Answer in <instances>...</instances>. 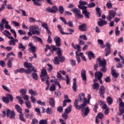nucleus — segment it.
I'll list each match as a JSON object with an SVG mask.
<instances>
[{"label": "nucleus", "mask_w": 124, "mask_h": 124, "mask_svg": "<svg viewBox=\"0 0 124 124\" xmlns=\"http://www.w3.org/2000/svg\"><path fill=\"white\" fill-rule=\"evenodd\" d=\"M39 27L38 26L31 25L29 27V31L28 32L29 36H32V34H40V31H39Z\"/></svg>", "instance_id": "obj_1"}, {"label": "nucleus", "mask_w": 124, "mask_h": 124, "mask_svg": "<svg viewBox=\"0 0 124 124\" xmlns=\"http://www.w3.org/2000/svg\"><path fill=\"white\" fill-rule=\"evenodd\" d=\"M40 77L42 82H45L46 83H49V79L50 78L47 73V70L45 67H43L41 72Z\"/></svg>", "instance_id": "obj_2"}, {"label": "nucleus", "mask_w": 124, "mask_h": 124, "mask_svg": "<svg viewBox=\"0 0 124 124\" xmlns=\"http://www.w3.org/2000/svg\"><path fill=\"white\" fill-rule=\"evenodd\" d=\"M2 23L3 24H5V28L7 30H10L11 32L12 33H14V38H16L17 37V34H16V31H15V30L13 29H11V27L8 25V21L5 19V18H3L2 19Z\"/></svg>", "instance_id": "obj_3"}, {"label": "nucleus", "mask_w": 124, "mask_h": 124, "mask_svg": "<svg viewBox=\"0 0 124 124\" xmlns=\"http://www.w3.org/2000/svg\"><path fill=\"white\" fill-rule=\"evenodd\" d=\"M72 11L75 14V17L77 19H82V18L84 17V16L81 14V11L78 8L73 9L72 10Z\"/></svg>", "instance_id": "obj_4"}, {"label": "nucleus", "mask_w": 124, "mask_h": 124, "mask_svg": "<svg viewBox=\"0 0 124 124\" xmlns=\"http://www.w3.org/2000/svg\"><path fill=\"white\" fill-rule=\"evenodd\" d=\"M119 101V111L120 113H119V116H122L124 113V103L123 102V100L122 98H118Z\"/></svg>", "instance_id": "obj_5"}, {"label": "nucleus", "mask_w": 124, "mask_h": 124, "mask_svg": "<svg viewBox=\"0 0 124 124\" xmlns=\"http://www.w3.org/2000/svg\"><path fill=\"white\" fill-rule=\"evenodd\" d=\"M116 16V11L111 10L108 11V15L107 16V19L108 21H109V22H111L112 21V19L113 18H114V17Z\"/></svg>", "instance_id": "obj_6"}, {"label": "nucleus", "mask_w": 124, "mask_h": 124, "mask_svg": "<svg viewBox=\"0 0 124 124\" xmlns=\"http://www.w3.org/2000/svg\"><path fill=\"white\" fill-rule=\"evenodd\" d=\"M6 115L7 117H9L10 119H11V120H13V119L15 118L16 114L14 111H11L10 109L7 108L6 109Z\"/></svg>", "instance_id": "obj_7"}, {"label": "nucleus", "mask_w": 124, "mask_h": 124, "mask_svg": "<svg viewBox=\"0 0 124 124\" xmlns=\"http://www.w3.org/2000/svg\"><path fill=\"white\" fill-rule=\"evenodd\" d=\"M57 28L58 30H59L61 34H72V33L74 32V30H73V29L68 30L69 31H70V33H66V32H63V31H62V26L60 25H58L57 26Z\"/></svg>", "instance_id": "obj_8"}, {"label": "nucleus", "mask_w": 124, "mask_h": 124, "mask_svg": "<svg viewBox=\"0 0 124 124\" xmlns=\"http://www.w3.org/2000/svg\"><path fill=\"white\" fill-rule=\"evenodd\" d=\"M95 78H97L98 81H100V83L102 84L103 83L102 82V76H103V74L101 73V72H96L94 75Z\"/></svg>", "instance_id": "obj_9"}, {"label": "nucleus", "mask_w": 124, "mask_h": 124, "mask_svg": "<svg viewBox=\"0 0 124 124\" xmlns=\"http://www.w3.org/2000/svg\"><path fill=\"white\" fill-rule=\"evenodd\" d=\"M79 4L78 5V8L82 9V10H84V9H87V7L84 5H87L88 4V2L83 0H79Z\"/></svg>", "instance_id": "obj_10"}, {"label": "nucleus", "mask_w": 124, "mask_h": 124, "mask_svg": "<svg viewBox=\"0 0 124 124\" xmlns=\"http://www.w3.org/2000/svg\"><path fill=\"white\" fill-rule=\"evenodd\" d=\"M105 87L103 85H101L99 89V94L100 95V97L104 98V94L105 93Z\"/></svg>", "instance_id": "obj_11"}, {"label": "nucleus", "mask_w": 124, "mask_h": 124, "mask_svg": "<svg viewBox=\"0 0 124 124\" xmlns=\"http://www.w3.org/2000/svg\"><path fill=\"white\" fill-rule=\"evenodd\" d=\"M19 73H26V74H31V69H26L24 68H21L18 69Z\"/></svg>", "instance_id": "obj_12"}, {"label": "nucleus", "mask_w": 124, "mask_h": 124, "mask_svg": "<svg viewBox=\"0 0 124 124\" xmlns=\"http://www.w3.org/2000/svg\"><path fill=\"white\" fill-rule=\"evenodd\" d=\"M81 78H82V80L84 81V84L87 85V76L86 75V70H82L81 72Z\"/></svg>", "instance_id": "obj_13"}, {"label": "nucleus", "mask_w": 124, "mask_h": 124, "mask_svg": "<svg viewBox=\"0 0 124 124\" xmlns=\"http://www.w3.org/2000/svg\"><path fill=\"white\" fill-rule=\"evenodd\" d=\"M79 100L76 99L74 102V106L75 107L77 110H80V109H83V107H82V105H78Z\"/></svg>", "instance_id": "obj_14"}, {"label": "nucleus", "mask_w": 124, "mask_h": 124, "mask_svg": "<svg viewBox=\"0 0 124 124\" xmlns=\"http://www.w3.org/2000/svg\"><path fill=\"white\" fill-rule=\"evenodd\" d=\"M29 46L30 47L29 48L30 52L33 53H35V50L36 49V47L34 46H33V44L32 43H30L29 44Z\"/></svg>", "instance_id": "obj_15"}, {"label": "nucleus", "mask_w": 124, "mask_h": 124, "mask_svg": "<svg viewBox=\"0 0 124 124\" xmlns=\"http://www.w3.org/2000/svg\"><path fill=\"white\" fill-rule=\"evenodd\" d=\"M54 41L56 43V46H60L62 45L60 37H55L54 38Z\"/></svg>", "instance_id": "obj_16"}, {"label": "nucleus", "mask_w": 124, "mask_h": 124, "mask_svg": "<svg viewBox=\"0 0 124 124\" xmlns=\"http://www.w3.org/2000/svg\"><path fill=\"white\" fill-rule=\"evenodd\" d=\"M31 0H26L27 2L31 1ZM33 2L34 5L35 6H41V4L39 3V1H44V0H32Z\"/></svg>", "instance_id": "obj_17"}, {"label": "nucleus", "mask_w": 124, "mask_h": 124, "mask_svg": "<svg viewBox=\"0 0 124 124\" xmlns=\"http://www.w3.org/2000/svg\"><path fill=\"white\" fill-rule=\"evenodd\" d=\"M111 75L114 77V78H117V77L119 76V74L117 73L116 72V70L114 69V66H112L111 68Z\"/></svg>", "instance_id": "obj_18"}, {"label": "nucleus", "mask_w": 124, "mask_h": 124, "mask_svg": "<svg viewBox=\"0 0 124 124\" xmlns=\"http://www.w3.org/2000/svg\"><path fill=\"white\" fill-rule=\"evenodd\" d=\"M97 24L99 27H103L105 25H107V21L100 19V21H99Z\"/></svg>", "instance_id": "obj_19"}, {"label": "nucleus", "mask_w": 124, "mask_h": 124, "mask_svg": "<svg viewBox=\"0 0 124 124\" xmlns=\"http://www.w3.org/2000/svg\"><path fill=\"white\" fill-rule=\"evenodd\" d=\"M72 46L74 48V49H76L77 50L76 52H78V53L79 52H81V46L79 45H74V43L72 44Z\"/></svg>", "instance_id": "obj_20"}, {"label": "nucleus", "mask_w": 124, "mask_h": 124, "mask_svg": "<svg viewBox=\"0 0 124 124\" xmlns=\"http://www.w3.org/2000/svg\"><path fill=\"white\" fill-rule=\"evenodd\" d=\"M9 39H11L9 41V45L10 46H15L16 45V43L14 42V37L13 36L12 37H8Z\"/></svg>", "instance_id": "obj_21"}, {"label": "nucleus", "mask_w": 124, "mask_h": 124, "mask_svg": "<svg viewBox=\"0 0 124 124\" xmlns=\"http://www.w3.org/2000/svg\"><path fill=\"white\" fill-rule=\"evenodd\" d=\"M42 27H43V28H44V29H46V31H47V32L48 33H51V31H50V30H49V28L48 27V24H47L46 23L44 22L43 23H42Z\"/></svg>", "instance_id": "obj_22"}, {"label": "nucleus", "mask_w": 124, "mask_h": 124, "mask_svg": "<svg viewBox=\"0 0 124 124\" xmlns=\"http://www.w3.org/2000/svg\"><path fill=\"white\" fill-rule=\"evenodd\" d=\"M82 13L83 14L85 15V16L86 17V18H87V19H89V18H90V15L91 14H90V12H88V10H87V9L82 10Z\"/></svg>", "instance_id": "obj_23"}, {"label": "nucleus", "mask_w": 124, "mask_h": 124, "mask_svg": "<svg viewBox=\"0 0 124 124\" xmlns=\"http://www.w3.org/2000/svg\"><path fill=\"white\" fill-rule=\"evenodd\" d=\"M87 55L90 61H91L92 59H94V54H93V52L91 51H89Z\"/></svg>", "instance_id": "obj_24"}, {"label": "nucleus", "mask_w": 124, "mask_h": 124, "mask_svg": "<svg viewBox=\"0 0 124 124\" xmlns=\"http://www.w3.org/2000/svg\"><path fill=\"white\" fill-rule=\"evenodd\" d=\"M85 93H80L78 96V99L79 100V102H81L82 100L85 99Z\"/></svg>", "instance_id": "obj_25"}, {"label": "nucleus", "mask_w": 124, "mask_h": 124, "mask_svg": "<svg viewBox=\"0 0 124 124\" xmlns=\"http://www.w3.org/2000/svg\"><path fill=\"white\" fill-rule=\"evenodd\" d=\"M49 105L51 106V107H55V99L53 98H49Z\"/></svg>", "instance_id": "obj_26"}, {"label": "nucleus", "mask_w": 124, "mask_h": 124, "mask_svg": "<svg viewBox=\"0 0 124 124\" xmlns=\"http://www.w3.org/2000/svg\"><path fill=\"white\" fill-rule=\"evenodd\" d=\"M24 65L25 68H28V69H31L32 67V64L29 62H25Z\"/></svg>", "instance_id": "obj_27"}, {"label": "nucleus", "mask_w": 124, "mask_h": 124, "mask_svg": "<svg viewBox=\"0 0 124 124\" xmlns=\"http://www.w3.org/2000/svg\"><path fill=\"white\" fill-rule=\"evenodd\" d=\"M76 78L73 79V90L74 91V92H77V90L76 89H77V84H76Z\"/></svg>", "instance_id": "obj_28"}, {"label": "nucleus", "mask_w": 124, "mask_h": 124, "mask_svg": "<svg viewBox=\"0 0 124 124\" xmlns=\"http://www.w3.org/2000/svg\"><path fill=\"white\" fill-rule=\"evenodd\" d=\"M15 108L18 113L22 114V108H21V107H20L19 105H16L15 106Z\"/></svg>", "instance_id": "obj_29"}, {"label": "nucleus", "mask_w": 124, "mask_h": 124, "mask_svg": "<svg viewBox=\"0 0 124 124\" xmlns=\"http://www.w3.org/2000/svg\"><path fill=\"white\" fill-rule=\"evenodd\" d=\"M3 33L4 35H5V36L8 37H8H12V36H11V33L7 30H5L3 31Z\"/></svg>", "instance_id": "obj_30"}, {"label": "nucleus", "mask_w": 124, "mask_h": 124, "mask_svg": "<svg viewBox=\"0 0 124 124\" xmlns=\"http://www.w3.org/2000/svg\"><path fill=\"white\" fill-rule=\"evenodd\" d=\"M72 109V105L69 106L68 108H65L64 113H66V114H69V113L71 112Z\"/></svg>", "instance_id": "obj_31"}, {"label": "nucleus", "mask_w": 124, "mask_h": 124, "mask_svg": "<svg viewBox=\"0 0 124 124\" xmlns=\"http://www.w3.org/2000/svg\"><path fill=\"white\" fill-rule=\"evenodd\" d=\"M99 84L98 83H93L92 85V88L93 90H96V91L98 90L99 89Z\"/></svg>", "instance_id": "obj_32"}, {"label": "nucleus", "mask_w": 124, "mask_h": 124, "mask_svg": "<svg viewBox=\"0 0 124 124\" xmlns=\"http://www.w3.org/2000/svg\"><path fill=\"white\" fill-rule=\"evenodd\" d=\"M46 48L47 49H51V50H52V51H57V47L55 46H49L48 45H46Z\"/></svg>", "instance_id": "obj_33"}, {"label": "nucleus", "mask_w": 124, "mask_h": 124, "mask_svg": "<svg viewBox=\"0 0 124 124\" xmlns=\"http://www.w3.org/2000/svg\"><path fill=\"white\" fill-rule=\"evenodd\" d=\"M79 29L82 31H86V24H82L79 26Z\"/></svg>", "instance_id": "obj_34"}, {"label": "nucleus", "mask_w": 124, "mask_h": 124, "mask_svg": "<svg viewBox=\"0 0 124 124\" xmlns=\"http://www.w3.org/2000/svg\"><path fill=\"white\" fill-rule=\"evenodd\" d=\"M29 93L30 94H31V95H37V94H38L36 91H33L32 89L29 90Z\"/></svg>", "instance_id": "obj_35"}, {"label": "nucleus", "mask_w": 124, "mask_h": 124, "mask_svg": "<svg viewBox=\"0 0 124 124\" xmlns=\"http://www.w3.org/2000/svg\"><path fill=\"white\" fill-rule=\"evenodd\" d=\"M7 2V0H5L3 1V3L2 5L1 8H0V11H2V10H3V9H4L5 8V6H6V3Z\"/></svg>", "instance_id": "obj_36"}, {"label": "nucleus", "mask_w": 124, "mask_h": 124, "mask_svg": "<svg viewBox=\"0 0 124 124\" xmlns=\"http://www.w3.org/2000/svg\"><path fill=\"white\" fill-rule=\"evenodd\" d=\"M107 101L108 105H111V104H112V103H113V99H112V98H111V97L108 96V98L107 99Z\"/></svg>", "instance_id": "obj_37"}, {"label": "nucleus", "mask_w": 124, "mask_h": 124, "mask_svg": "<svg viewBox=\"0 0 124 124\" xmlns=\"http://www.w3.org/2000/svg\"><path fill=\"white\" fill-rule=\"evenodd\" d=\"M97 41L98 44L100 45L101 48H105V45L103 44V40L99 39Z\"/></svg>", "instance_id": "obj_38"}, {"label": "nucleus", "mask_w": 124, "mask_h": 124, "mask_svg": "<svg viewBox=\"0 0 124 124\" xmlns=\"http://www.w3.org/2000/svg\"><path fill=\"white\" fill-rule=\"evenodd\" d=\"M87 103H88V100H87V99L85 98L83 99V104L81 105L82 107V109H83L84 108H85V107H86V106H87Z\"/></svg>", "instance_id": "obj_39"}, {"label": "nucleus", "mask_w": 124, "mask_h": 124, "mask_svg": "<svg viewBox=\"0 0 124 124\" xmlns=\"http://www.w3.org/2000/svg\"><path fill=\"white\" fill-rule=\"evenodd\" d=\"M59 11L60 14H63L64 12V8L62 6H60L59 7Z\"/></svg>", "instance_id": "obj_40"}, {"label": "nucleus", "mask_w": 124, "mask_h": 124, "mask_svg": "<svg viewBox=\"0 0 124 124\" xmlns=\"http://www.w3.org/2000/svg\"><path fill=\"white\" fill-rule=\"evenodd\" d=\"M96 117L100 119V120H103V119L104 118V115L103 113L100 112L98 113Z\"/></svg>", "instance_id": "obj_41"}, {"label": "nucleus", "mask_w": 124, "mask_h": 124, "mask_svg": "<svg viewBox=\"0 0 124 124\" xmlns=\"http://www.w3.org/2000/svg\"><path fill=\"white\" fill-rule=\"evenodd\" d=\"M32 38H33L34 39H36V40H37V41H38L39 42H40V43L41 44H42L43 42H42V39L36 36H34L32 37Z\"/></svg>", "instance_id": "obj_42"}, {"label": "nucleus", "mask_w": 124, "mask_h": 124, "mask_svg": "<svg viewBox=\"0 0 124 124\" xmlns=\"http://www.w3.org/2000/svg\"><path fill=\"white\" fill-rule=\"evenodd\" d=\"M58 11V7L56 6H53L51 8V13H56Z\"/></svg>", "instance_id": "obj_43"}, {"label": "nucleus", "mask_w": 124, "mask_h": 124, "mask_svg": "<svg viewBox=\"0 0 124 124\" xmlns=\"http://www.w3.org/2000/svg\"><path fill=\"white\" fill-rule=\"evenodd\" d=\"M84 113L83 114V116H88V114H89V112H90V109L89 108V107H86L84 109Z\"/></svg>", "instance_id": "obj_44"}, {"label": "nucleus", "mask_w": 124, "mask_h": 124, "mask_svg": "<svg viewBox=\"0 0 124 124\" xmlns=\"http://www.w3.org/2000/svg\"><path fill=\"white\" fill-rule=\"evenodd\" d=\"M6 97L8 99L10 100V101H11V102L13 101V96H12V95H11V94H7L6 95Z\"/></svg>", "instance_id": "obj_45"}, {"label": "nucleus", "mask_w": 124, "mask_h": 124, "mask_svg": "<svg viewBox=\"0 0 124 124\" xmlns=\"http://www.w3.org/2000/svg\"><path fill=\"white\" fill-rule=\"evenodd\" d=\"M124 62H118L116 64V67L117 68H123L124 66Z\"/></svg>", "instance_id": "obj_46"}, {"label": "nucleus", "mask_w": 124, "mask_h": 124, "mask_svg": "<svg viewBox=\"0 0 124 124\" xmlns=\"http://www.w3.org/2000/svg\"><path fill=\"white\" fill-rule=\"evenodd\" d=\"M31 76L34 80H38V76H37V74L35 73H32Z\"/></svg>", "instance_id": "obj_47"}, {"label": "nucleus", "mask_w": 124, "mask_h": 124, "mask_svg": "<svg viewBox=\"0 0 124 124\" xmlns=\"http://www.w3.org/2000/svg\"><path fill=\"white\" fill-rule=\"evenodd\" d=\"M19 93L21 94V95H25L27 93V91L24 89H22L19 91Z\"/></svg>", "instance_id": "obj_48"}, {"label": "nucleus", "mask_w": 124, "mask_h": 124, "mask_svg": "<svg viewBox=\"0 0 124 124\" xmlns=\"http://www.w3.org/2000/svg\"><path fill=\"white\" fill-rule=\"evenodd\" d=\"M39 124H48V121L47 119L41 120L39 122Z\"/></svg>", "instance_id": "obj_49"}, {"label": "nucleus", "mask_w": 124, "mask_h": 124, "mask_svg": "<svg viewBox=\"0 0 124 124\" xmlns=\"http://www.w3.org/2000/svg\"><path fill=\"white\" fill-rule=\"evenodd\" d=\"M97 62H106V60L104 59H101V58L99 57L97 59Z\"/></svg>", "instance_id": "obj_50"}, {"label": "nucleus", "mask_w": 124, "mask_h": 124, "mask_svg": "<svg viewBox=\"0 0 124 124\" xmlns=\"http://www.w3.org/2000/svg\"><path fill=\"white\" fill-rule=\"evenodd\" d=\"M106 6L108 9H111L112 7V3L110 1L107 2Z\"/></svg>", "instance_id": "obj_51"}, {"label": "nucleus", "mask_w": 124, "mask_h": 124, "mask_svg": "<svg viewBox=\"0 0 124 124\" xmlns=\"http://www.w3.org/2000/svg\"><path fill=\"white\" fill-rule=\"evenodd\" d=\"M25 105L28 109L31 108V102L30 101H26L25 102Z\"/></svg>", "instance_id": "obj_52"}, {"label": "nucleus", "mask_w": 124, "mask_h": 124, "mask_svg": "<svg viewBox=\"0 0 124 124\" xmlns=\"http://www.w3.org/2000/svg\"><path fill=\"white\" fill-rule=\"evenodd\" d=\"M96 12L97 15H98L99 17H100V16H101L100 9L99 7L96 8Z\"/></svg>", "instance_id": "obj_53"}, {"label": "nucleus", "mask_w": 124, "mask_h": 124, "mask_svg": "<svg viewBox=\"0 0 124 124\" xmlns=\"http://www.w3.org/2000/svg\"><path fill=\"white\" fill-rule=\"evenodd\" d=\"M82 40L83 39V40H88V38H87V36L85 35H81L79 36V39Z\"/></svg>", "instance_id": "obj_54"}, {"label": "nucleus", "mask_w": 124, "mask_h": 124, "mask_svg": "<svg viewBox=\"0 0 124 124\" xmlns=\"http://www.w3.org/2000/svg\"><path fill=\"white\" fill-rule=\"evenodd\" d=\"M49 90L50 92H54V91H56V86L54 84H52V86H50Z\"/></svg>", "instance_id": "obj_55"}, {"label": "nucleus", "mask_w": 124, "mask_h": 124, "mask_svg": "<svg viewBox=\"0 0 124 124\" xmlns=\"http://www.w3.org/2000/svg\"><path fill=\"white\" fill-rule=\"evenodd\" d=\"M25 117H26L27 119H32L33 115L31 113H25Z\"/></svg>", "instance_id": "obj_56"}, {"label": "nucleus", "mask_w": 124, "mask_h": 124, "mask_svg": "<svg viewBox=\"0 0 124 124\" xmlns=\"http://www.w3.org/2000/svg\"><path fill=\"white\" fill-rule=\"evenodd\" d=\"M2 100L3 102H5V103H6L7 104H8V103H9V100L8 98H7V97H3Z\"/></svg>", "instance_id": "obj_57"}, {"label": "nucleus", "mask_w": 124, "mask_h": 124, "mask_svg": "<svg viewBox=\"0 0 124 124\" xmlns=\"http://www.w3.org/2000/svg\"><path fill=\"white\" fill-rule=\"evenodd\" d=\"M11 24L14 25L15 27H20V23L14 21L11 22Z\"/></svg>", "instance_id": "obj_58"}, {"label": "nucleus", "mask_w": 124, "mask_h": 124, "mask_svg": "<svg viewBox=\"0 0 124 124\" xmlns=\"http://www.w3.org/2000/svg\"><path fill=\"white\" fill-rule=\"evenodd\" d=\"M120 31L119 30V27H116L115 28V34L117 36H119L120 35Z\"/></svg>", "instance_id": "obj_59"}, {"label": "nucleus", "mask_w": 124, "mask_h": 124, "mask_svg": "<svg viewBox=\"0 0 124 124\" xmlns=\"http://www.w3.org/2000/svg\"><path fill=\"white\" fill-rule=\"evenodd\" d=\"M18 32L20 35H25L26 34V31L22 30H19L18 31Z\"/></svg>", "instance_id": "obj_60"}, {"label": "nucleus", "mask_w": 124, "mask_h": 124, "mask_svg": "<svg viewBox=\"0 0 124 124\" xmlns=\"http://www.w3.org/2000/svg\"><path fill=\"white\" fill-rule=\"evenodd\" d=\"M18 48L19 49H23V50H25L26 46L23 45L22 43H19L18 45Z\"/></svg>", "instance_id": "obj_61"}, {"label": "nucleus", "mask_w": 124, "mask_h": 124, "mask_svg": "<svg viewBox=\"0 0 124 124\" xmlns=\"http://www.w3.org/2000/svg\"><path fill=\"white\" fill-rule=\"evenodd\" d=\"M62 117L64 120H66L68 118V114L64 112L62 114Z\"/></svg>", "instance_id": "obj_62"}, {"label": "nucleus", "mask_w": 124, "mask_h": 124, "mask_svg": "<svg viewBox=\"0 0 124 124\" xmlns=\"http://www.w3.org/2000/svg\"><path fill=\"white\" fill-rule=\"evenodd\" d=\"M95 6V3L94 2H91L88 4V7L90 8H92L93 7H94Z\"/></svg>", "instance_id": "obj_63"}, {"label": "nucleus", "mask_w": 124, "mask_h": 124, "mask_svg": "<svg viewBox=\"0 0 124 124\" xmlns=\"http://www.w3.org/2000/svg\"><path fill=\"white\" fill-rule=\"evenodd\" d=\"M57 77L59 78V80H64V78H62V75L58 72Z\"/></svg>", "instance_id": "obj_64"}]
</instances>
